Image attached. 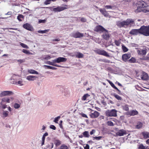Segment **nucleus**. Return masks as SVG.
I'll return each mask as SVG.
<instances>
[{"mask_svg": "<svg viewBox=\"0 0 149 149\" xmlns=\"http://www.w3.org/2000/svg\"><path fill=\"white\" fill-rule=\"evenodd\" d=\"M109 83L111 86L115 89L116 90L118 91V93L119 94H121V92L114 85V84L111 81H109Z\"/></svg>", "mask_w": 149, "mask_h": 149, "instance_id": "obj_26", "label": "nucleus"}, {"mask_svg": "<svg viewBox=\"0 0 149 149\" xmlns=\"http://www.w3.org/2000/svg\"><path fill=\"white\" fill-rule=\"evenodd\" d=\"M99 10L102 14L104 17H108L109 18L111 17V16L109 15L108 12L106 10L105 8H100Z\"/></svg>", "mask_w": 149, "mask_h": 149, "instance_id": "obj_11", "label": "nucleus"}, {"mask_svg": "<svg viewBox=\"0 0 149 149\" xmlns=\"http://www.w3.org/2000/svg\"><path fill=\"white\" fill-rule=\"evenodd\" d=\"M139 149H146V148L142 144H141L138 145Z\"/></svg>", "mask_w": 149, "mask_h": 149, "instance_id": "obj_43", "label": "nucleus"}, {"mask_svg": "<svg viewBox=\"0 0 149 149\" xmlns=\"http://www.w3.org/2000/svg\"><path fill=\"white\" fill-rule=\"evenodd\" d=\"M141 77L142 80H147L149 78V76L148 74L144 72H142V74L141 75Z\"/></svg>", "mask_w": 149, "mask_h": 149, "instance_id": "obj_15", "label": "nucleus"}, {"mask_svg": "<svg viewBox=\"0 0 149 149\" xmlns=\"http://www.w3.org/2000/svg\"><path fill=\"white\" fill-rule=\"evenodd\" d=\"M102 137L101 136H99L98 137H93V140H95V139L97 140H99L102 138Z\"/></svg>", "mask_w": 149, "mask_h": 149, "instance_id": "obj_50", "label": "nucleus"}, {"mask_svg": "<svg viewBox=\"0 0 149 149\" xmlns=\"http://www.w3.org/2000/svg\"><path fill=\"white\" fill-rule=\"evenodd\" d=\"M126 134L125 131L123 130H120L116 133V136H122Z\"/></svg>", "mask_w": 149, "mask_h": 149, "instance_id": "obj_17", "label": "nucleus"}, {"mask_svg": "<svg viewBox=\"0 0 149 149\" xmlns=\"http://www.w3.org/2000/svg\"><path fill=\"white\" fill-rule=\"evenodd\" d=\"M136 61V59L135 58L132 57L131 58V63H134Z\"/></svg>", "mask_w": 149, "mask_h": 149, "instance_id": "obj_60", "label": "nucleus"}, {"mask_svg": "<svg viewBox=\"0 0 149 149\" xmlns=\"http://www.w3.org/2000/svg\"><path fill=\"white\" fill-rule=\"evenodd\" d=\"M61 141L58 140H56L55 141V144L56 146L57 147L59 146L61 144Z\"/></svg>", "mask_w": 149, "mask_h": 149, "instance_id": "obj_42", "label": "nucleus"}, {"mask_svg": "<svg viewBox=\"0 0 149 149\" xmlns=\"http://www.w3.org/2000/svg\"><path fill=\"white\" fill-rule=\"evenodd\" d=\"M28 72L30 74H38V72L36 71L33 69H29L28 70Z\"/></svg>", "mask_w": 149, "mask_h": 149, "instance_id": "obj_30", "label": "nucleus"}, {"mask_svg": "<svg viewBox=\"0 0 149 149\" xmlns=\"http://www.w3.org/2000/svg\"><path fill=\"white\" fill-rule=\"evenodd\" d=\"M67 59L66 58L63 57H58L57 58L53 60V61L55 63H60L61 62H65Z\"/></svg>", "mask_w": 149, "mask_h": 149, "instance_id": "obj_9", "label": "nucleus"}, {"mask_svg": "<svg viewBox=\"0 0 149 149\" xmlns=\"http://www.w3.org/2000/svg\"><path fill=\"white\" fill-rule=\"evenodd\" d=\"M19 77V76L18 75L13 74L10 79V83L13 84V82L15 81L16 82Z\"/></svg>", "mask_w": 149, "mask_h": 149, "instance_id": "obj_12", "label": "nucleus"}, {"mask_svg": "<svg viewBox=\"0 0 149 149\" xmlns=\"http://www.w3.org/2000/svg\"><path fill=\"white\" fill-rule=\"evenodd\" d=\"M61 116H59L55 118L54 121L55 123H58V121L59 119L60 118Z\"/></svg>", "mask_w": 149, "mask_h": 149, "instance_id": "obj_51", "label": "nucleus"}, {"mask_svg": "<svg viewBox=\"0 0 149 149\" xmlns=\"http://www.w3.org/2000/svg\"><path fill=\"white\" fill-rule=\"evenodd\" d=\"M68 147L65 144L62 145L60 147V149H68Z\"/></svg>", "mask_w": 149, "mask_h": 149, "instance_id": "obj_48", "label": "nucleus"}, {"mask_svg": "<svg viewBox=\"0 0 149 149\" xmlns=\"http://www.w3.org/2000/svg\"><path fill=\"white\" fill-rule=\"evenodd\" d=\"M14 99L13 97H6L2 98L1 100L2 102L4 103H10L11 102H12Z\"/></svg>", "mask_w": 149, "mask_h": 149, "instance_id": "obj_8", "label": "nucleus"}, {"mask_svg": "<svg viewBox=\"0 0 149 149\" xmlns=\"http://www.w3.org/2000/svg\"><path fill=\"white\" fill-rule=\"evenodd\" d=\"M94 51L98 54L102 55L107 57L110 56L104 50L97 49L95 50Z\"/></svg>", "mask_w": 149, "mask_h": 149, "instance_id": "obj_6", "label": "nucleus"}, {"mask_svg": "<svg viewBox=\"0 0 149 149\" xmlns=\"http://www.w3.org/2000/svg\"><path fill=\"white\" fill-rule=\"evenodd\" d=\"M14 93L11 91H4L0 93V97H2L6 96H10L13 95Z\"/></svg>", "mask_w": 149, "mask_h": 149, "instance_id": "obj_7", "label": "nucleus"}, {"mask_svg": "<svg viewBox=\"0 0 149 149\" xmlns=\"http://www.w3.org/2000/svg\"><path fill=\"white\" fill-rule=\"evenodd\" d=\"M43 67L45 68V69H49L54 70H56L57 69V68L56 67L45 65H44Z\"/></svg>", "mask_w": 149, "mask_h": 149, "instance_id": "obj_33", "label": "nucleus"}, {"mask_svg": "<svg viewBox=\"0 0 149 149\" xmlns=\"http://www.w3.org/2000/svg\"><path fill=\"white\" fill-rule=\"evenodd\" d=\"M13 84L16 85H19L21 86H23L24 85L23 82L22 80H19L18 81H17L16 82L15 81L13 82Z\"/></svg>", "mask_w": 149, "mask_h": 149, "instance_id": "obj_28", "label": "nucleus"}, {"mask_svg": "<svg viewBox=\"0 0 149 149\" xmlns=\"http://www.w3.org/2000/svg\"><path fill=\"white\" fill-rule=\"evenodd\" d=\"M63 6H58L57 7L53 8L51 7H47V8H49L55 12H60L69 8L68 6L66 5H63Z\"/></svg>", "mask_w": 149, "mask_h": 149, "instance_id": "obj_2", "label": "nucleus"}, {"mask_svg": "<svg viewBox=\"0 0 149 149\" xmlns=\"http://www.w3.org/2000/svg\"><path fill=\"white\" fill-rule=\"evenodd\" d=\"M50 144L51 145L49 144H47L46 145V147L47 148H48V149H50V148H52L53 147L54 145L53 143H51Z\"/></svg>", "mask_w": 149, "mask_h": 149, "instance_id": "obj_45", "label": "nucleus"}, {"mask_svg": "<svg viewBox=\"0 0 149 149\" xmlns=\"http://www.w3.org/2000/svg\"><path fill=\"white\" fill-rule=\"evenodd\" d=\"M113 96L115 97L118 100H120L122 99L121 97L118 95L116 94H113Z\"/></svg>", "mask_w": 149, "mask_h": 149, "instance_id": "obj_46", "label": "nucleus"}, {"mask_svg": "<svg viewBox=\"0 0 149 149\" xmlns=\"http://www.w3.org/2000/svg\"><path fill=\"white\" fill-rule=\"evenodd\" d=\"M130 23V19H127L126 21H119L117 22L116 24L120 28L125 27L129 25Z\"/></svg>", "mask_w": 149, "mask_h": 149, "instance_id": "obj_4", "label": "nucleus"}, {"mask_svg": "<svg viewBox=\"0 0 149 149\" xmlns=\"http://www.w3.org/2000/svg\"><path fill=\"white\" fill-rule=\"evenodd\" d=\"M104 7L106 9H113V8L114 7V6L113 5H106L104 6Z\"/></svg>", "mask_w": 149, "mask_h": 149, "instance_id": "obj_40", "label": "nucleus"}, {"mask_svg": "<svg viewBox=\"0 0 149 149\" xmlns=\"http://www.w3.org/2000/svg\"><path fill=\"white\" fill-rule=\"evenodd\" d=\"M138 114V112L136 110H132L131 111V116L136 115Z\"/></svg>", "mask_w": 149, "mask_h": 149, "instance_id": "obj_39", "label": "nucleus"}, {"mask_svg": "<svg viewBox=\"0 0 149 149\" xmlns=\"http://www.w3.org/2000/svg\"><path fill=\"white\" fill-rule=\"evenodd\" d=\"M132 6L134 12L136 13L141 12L144 13L149 12V5L143 0H141L134 2Z\"/></svg>", "mask_w": 149, "mask_h": 149, "instance_id": "obj_1", "label": "nucleus"}, {"mask_svg": "<svg viewBox=\"0 0 149 149\" xmlns=\"http://www.w3.org/2000/svg\"><path fill=\"white\" fill-rule=\"evenodd\" d=\"M137 52L139 54L142 55H145L146 53V50L145 49H140V50H138Z\"/></svg>", "mask_w": 149, "mask_h": 149, "instance_id": "obj_24", "label": "nucleus"}, {"mask_svg": "<svg viewBox=\"0 0 149 149\" xmlns=\"http://www.w3.org/2000/svg\"><path fill=\"white\" fill-rule=\"evenodd\" d=\"M142 134L144 139L149 138V132L147 131H144L141 133Z\"/></svg>", "mask_w": 149, "mask_h": 149, "instance_id": "obj_22", "label": "nucleus"}, {"mask_svg": "<svg viewBox=\"0 0 149 149\" xmlns=\"http://www.w3.org/2000/svg\"><path fill=\"white\" fill-rule=\"evenodd\" d=\"M17 61L19 63V64H21L23 62H24V59H19L17 60Z\"/></svg>", "mask_w": 149, "mask_h": 149, "instance_id": "obj_59", "label": "nucleus"}, {"mask_svg": "<svg viewBox=\"0 0 149 149\" xmlns=\"http://www.w3.org/2000/svg\"><path fill=\"white\" fill-rule=\"evenodd\" d=\"M105 32V33L104 34L102 35L103 38L104 39L106 40H108L109 37L110 36L109 35L108 32L107 30V31H104Z\"/></svg>", "mask_w": 149, "mask_h": 149, "instance_id": "obj_23", "label": "nucleus"}, {"mask_svg": "<svg viewBox=\"0 0 149 149\" xmlns=\"http://www.w3.org/2000/svg\"><path fill=\"white\" fill-rule=\"evenodd\" d=\"M81 21L82 22H86V19L85 18L82 17L81 18Z\"/></svg>", "mask_w": 149, "mask_h": 149, "instance_id": "obj_64", "label": "nucleus"}, {"mask_svg": "<svg viewBox=\"0 0 149 149\" xmlns=\"http://www.w3.org/2000/svg\"><path fill=\"white\" fill-rule=\"evenodd\" d=\"M130 57V55L125 54L123 55L122 58L123 61H126Z\"/></svg>", "mask_w": 149, "mask_h": 149, "instance_id": "obj_19", "label": "nucleus"}, {"mask_svg": "<svg viewBox=\"0 0 149 149\" xmlns=\"http://www.w3.org/2000/svg\"><path fill=\"white\" fill-rule=\"evenodd\" d=\"M46 21V19H45L43 20L40 19L39 20L38 23H45Z\"/></svg>", "mask_w": 149, "mask_h": 149, "instance_id": "obj_53", "label": "nucleus"}, {"mask_svg": "<svg viewBox=\"0 0 149 149\" xmlns=\"http://www.w3.org/2000/svg\"><path fill=\"white\" fill-rule=\"evenodd\" d=\"M141 34L146 36H149V25L142 26L140 28Z\"/></svg>", "mask_w": 149, "mask_h": 149, "instance_id": "obj_3", "label": "nucleus"}, {"mask_svg": "<svg viewBox=\"0 0 149 149\" xmlns=\"http://www.w3.org/2000/svg\"><path fill=\"white\" fill-rule=\"evenodd\" d=\"M49 31V29H48L44 30H39L38 32V33H45L48 32Z\"/></svg>", "mask_w": 149, "mask_h": 149, "instance_id": "obj_41", "label": "nucleus"}, {"mask_svg": "<svg viewBox=\"0 0 149 149\" xmlns=\"http://www.w3.org/2000/svg\"><path fill=\"white\" fill-rule=\"evenodd\" d=\"M70 91L68 89L65 90L64 95L67 97H69L70 95Z\"/></svg>", "mask_w": 149, "mask_h": 149, "instance_id": "obj_29", "label": "nucleus"}, {"mask_svg": "<svg viewBox=\"0 0 149 149\" xmlns=\"http://www.w3.org/2000/svg\"><path fill=\"white\" fill-rule=\"evenodd\" d=\"M114 43L116 46H118L120 45V42L119 41L116 40H115Z\"/></svg>", "mask_w": 149, "mask_h": 149, "instance_id": "obj_54", "label": "nucleus"}, {"mask_svg": "<svg viewBox=\"0 0 149 149\" xmlns=\"http://www.w3.org/2000/svg\"><path fill=\"white\" fill-rule=\"evenodd\" d=\"M99 115L100 113L98 112L95 111L93 113L90 114V116L92 118H97Z\"/></svg>", "mask_w": 149, "mask_h": 149, "instance_id": "obj_16", "label": "nucleus"}, {"mask_svg": "<svg viewBox=\"0 0 149 149\" xmlns=\"http://www.w3.org/2000/svg\"><path fill=\"white\" fill-rule=\"evenodd\" d=\"M62 122H63V121L62 120H61L60 121V123H59V124L60 128L62 129L63 128V127L62 125Z\"/></svg>", "mask_w": 149, "mask_h": 149, "instance_id": "obj_63", "label": "nucleus"}, {"mask_svg": "<svg viewBox=\"0 0 149 149\" xmlns=\"http://www.w3.org/2000/svg\"><path fill=\"white\" fill-rule=\"evenodd\" d=\"M53 63H55V62H54L53 61H52V62H51L50 61H47L45 63L50 65H53Z\"/></svg>", "mask_w": 149, "mask_h": 149, "instance_id": "obj_56", "label": "nucleus"}, {"mask_svg": "<svg viewBox=\"0 0 149 149\" xmlns=\"http://www.w3.org/2000/svg\"><path fill=\"white\" fill-rule=\"evenodd\" d=\"M90 96V95L88 93H86L82 97L81 100L83 101H85L86 100L87 98Z\"/></svg>", "mask_w": 149, "mask_h": 149, "instance_id": "obj_37", "label": "nucleus"}, {"mask_svg": "<svg viewBox=\"0 0 149 149\" xmlns=\"http://www.w3.org/2000/svg\"><path fill=\"white\" fill-rule=\"evenodd\" d=\"M107 125L110 126H112L114 125L113 124L112 122L111 121H108L107 122Z\"/></svg>", "mask_w": 149, "mask_h": 149, "instance_id": "obj_52", "label": "nucleus"}, {"mask_svg": "<svg viewBox=\"0 0 149 149\" xmlns=\"http://www.w3.org/2000/svg\"><path fill=\"white\" fill-rule=\"evenodd\" d=\"M24 16L21 14H19L17 17V19L19 21H22L24 19Z\"/></svg>", "mask_w": 149, "mask_h": 149, "instance_id": "obj_35", "label": "nucleus"}, {"mask_svg": "<svg viewBox=\"0 0 149 149\" xmlns=\"http://www.w3.org/2000/svg\"><path fill=\"white\" fill-rule=\"evenodd\" d=\"M80 114L81 116L83 117L86 118H88V117L87 116V115L83 113H82Z\"/></svg>", "mask_w": 149, "mask_h": 149, "instance_id": "obj_57", "label": "nucleus"}, {"mask_svg": "<svg viewBox=\"0 0 149 149\" xmlns=\"http://www.w3.org/2000/svg\"><path fill=\"white\" fill-rule=\"evenodd\" d=\"M131 46L135 47H138V45L137 44H135L132 43L131 44Z\"/></svg>", "mask_w": 149, "mask_h": 149, "instance_id": "obj_62", "label": "nucleus"}, {"mask_svg": "<svg viewBox=\"0 0 149 149\" xmlns=\"http://www.w3.org/2000/svg\"><path fill=\"white\" fill-rule=\"evenodd\" d=\"M139 33H141L140 28L139 29H134L131 30V34L137 35Z\"/></svg>", "mask_w": 149, "mask_h": 149, "instance_id": "obj_18", "label": "nucleus"}, {"mask_svg": "<svg viewBox=\"0 0 149 149\" xmlns=\"http://www.w3.org/2000/svg\"><path fill=\"white\" fill-rule=\"evenodd\" d=\"M84 56V55L82 53L79 52H76V57L80 58H83Z\"/></svg>", "mask_w": 149, "mask_h": 149, "instance_id": "obj_32", "label": "nucleus"}, {"mask_svg": "<svg viewBox=\"0 0 149 149\" xmlns=\"http://www.w3.org/2000/svg\"><path fill=\"white\" fill-rule=\"evenodd\" d=\"M51 0H46L44 2V4L45 5H48L50 3Z\"/></svg>", "mask_w": 149, "mask_h": 149, "instance_id": "obj_55", "label": "nucleus"}, {"mask_svg": "<svg viewBox=\"0 0 149 149\" xmlns=\"http://www.w3.org/2000/svg\"><path fill=\"white\" fill-rule=\"evenodd\" d=\"M123 109L124 110L127 111L129 110L128 106L127 105H125L123 106Z\"/></svg>", "mask_w": 149, "mask_h": 149, "instance_id": "obj_49", "label": "nucleus"}, {"mask_svg": "<svg viewBox=\"0 0 149 149\" xmlns=\"http://www.w3.org/2000/svg\"><path fill=\"white\" fill-rule=\"evenodd\" d=\"M122 49L123 52H127L128 50V49L124 45H122Z\"/></svg>", "mask_w": 149, "mask_h": 149, "instance_id": "obj_44", "label": "nucleus"}, {"mask_svg": "<svg viewBox=\"0 0 149 149\" xmlns=\"http://www.w3.org/2000/svg\"><path fill=\"white\" fill-rule=\"evenodd\" d=\"M50 56L49 55H45L42 56V60L45 59L46 60H48L50 59L51 58Z\"/></svg>", "mask_w": 149, "mask_h": 149, "instance_id": "obj_34", "label": "nucleus"}, {"mask_svg": "<svg viewBox=\"0 0 149 149\" xmlns=\"http://www.w3.org/2000/svg\"><path fill=\"white\" fill-rule=\"evenodd\" d=\"M22 52L26 54L33 55L32 53L30 52L29 50H27L25 49H23L22 51Z\"/></svg>", "mask_w": 149, "mask_h": 149, "instance_id": "obj_38", "label": "nucleus"}, {"mask_svg": "<svg viewBox=\"0 0 149 149\" xmlns=\"http://www.w3.org/2000/svg\"><path fill=\"white\" fill-rule=\"evenodd\" d=\"M49 127L50 128L52 129L53 130H56V127L54 125H51Z\"/></svg>", "mask_w": 149, "mask_h": 149, "instance_id": "obj_58", "label": "nucleus"}, {"mask_svg": "<svg viewBox=\"0 0 149 149\" xmlns=\"http://www.w3.org/2000/svg\"><path fill=\"white\" fill-rule=\"evenodd\" d=\"M3 103V102H2V100H1V102H0V109H5L6 108H7L8 110L9 111L11 112L12 110L10 107L9 106L7 107V105Z\"/></svg>", "mask_w": 149, "mask_h": 149, "instance_id": "obj_10", "label": "nucleus"}, {"mask_svg": "<svg viewBox=\"0 0 149 149\" xmlns=\"http://www.w3.org/2000/svg\"><path fill=\"white\" fill-rule=\"evenodd\" d=\"M84 149H89V146L88 144H86L85 146L84 147Z\"/></svg>", "mask_w": 149, "mask_h": 149, "instance_id": "obj_61", "label": "nucleus"}, {"mask_svg": "<svg viewBox=\"0 0 149 149\" xmlns=\"http://www.w3.org/2000/svg\"><path fill=\"white\" fill-rule=\"evenodd\" d=\"M20 45L23 48H26V49H29V47L23 43H21L20 44Z\"/></svg>", "mask_w": 149, "mask_h": 149, "instance_id": "obj_47", "label": "nucleus"}, {"mask_svg": "<svg viewBox=\"0 0 149 149\" xmlns=\"http://www.w3.org/2000/svg\"><path fill=\"white\" fill-rule=\"evenodd\" d=\"M21 104V102H18V103H15L14 104V107L15 109H18L20 107Z\"/></svg>", "mask_w": 149, "mask_h": 149, "instance_id": "obj_31", "label": "nucleus"}, {"mask_svg": "<svg viewBox=\"0 0 149 149\" xmlns=\"http://www.w3.org/2000/svg\"><path fill=\"white\" fill-rule=\"evenodd\" d=\"M143 126V123L140 121H137L136 125H135V127L136 129H140Z\"/></svg>", "mask_w": 149, "mask_h": 149, "instance_id": "obj_21", "label": "nucleus"}, {"mask_svg": "<svg viewBox=\"0 0 149 149\" xmlns=\"http://www.w3.org/2000/svg\"><path fill=\"white\" fill-rule=\"evenodd\" d=\"M36 77L33 75H29L26 77V79L29 81H34L36 79Z\"/></svg>", "mask_w": 149, "mask_h": 149, "instance_id": "obj_20", "label": "nucleus"}, {"mask_svg": "<svg viewBox=\"0 0 149 149\" xmlns=\"http://www.w3.org/2000/svg\"><path fill=\"white\" fill-rule=\"evenodd\" d=\"M83 134L84 137L86 138H88L90 136L89 132L87 131H85L83 132Z\"/></svg>", "mask_w": 149, "mask_h": 149, "instance_id": "obj_36", "label": "nucleus"}, {"mask_svg": "<svg viewBox=\"0 0 149 149\" xmlns=\"http://www.w3.org/2000/svg\"><path fill=\"white\" fill-rule=\"evenodd\" d=\"M95 30V31L100 32H102L104 31H107V30L103 27L100 25L96 26Z\"/></svg>", "mask_w": 149, "mask_h": 149, "instance_id": "obj_13", "label": "nucleus"}, {"mask_svg": "<svg viewBox=\"0 0 149 149\" xmlns=\"http://www.w3.org/2000/svg\"><path fill=\"white\" fill-rule=\"evenodd\" d=\"M23 27L28 30H31V26L28 23H26L23 25Z\"/></svg>", "mask_w": 149, "mask_h": 149, "instance_id": "obj_27", "label": "nucleus"}, {"mask_svg": "<svg viewBox=\"0 0 149 149\" xmlns=\"http://www.w3.org/2000/svg\"><path fill=\"white\" fill-rule=\"evenodd\" d=\"M106 116L107 117H116L117 116V111L115 109L107 110L105 112Z\"/></svg>", "mask_w": 149, "mask_h": 149, "instance_id": "obj_5", "label": "nucleus"}, {"mask_svg": "<svg viewBox=\"0 0 149 149\" xmlns=\"http://www.w3.org/2000/svg\"><path fill=\"white\" fill-rule=\"evenodd\" d=\"M9 112L8 111L6 110H3L2 113V117L5 118L8 116Z\"/></svg>", "mask_w": 149, "mask_h": 149, "instance_id": "obj_25", "label": "nucleus"}, {"mask_svg": "<svg viewBox=\"0 0 149 149\" xmlns=\"http://www.w3.org/2000/svg\"><path fill=\"white\" fill-rule=\"evenodd\" d=\"M72 35L73 37L75 38H80L84 36L83 33H81L79 32L73 33L72 34Z\"/></svg>", "mask_w": 149, "mask_h": 149, "instance_id": "obj_14", "label": "nucleus"}]
</instances>
